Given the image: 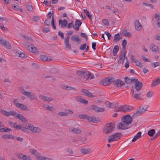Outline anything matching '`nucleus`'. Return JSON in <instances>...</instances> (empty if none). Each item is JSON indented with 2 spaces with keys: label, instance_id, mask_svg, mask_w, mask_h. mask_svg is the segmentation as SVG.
Wrapping results in <instances>:
<instances>
[{
  "label": "nucleus",
  "instance_id": "obj_31",
  "mask_svg": "<svg viewBox=\"0 0 160 160\" xmlns=\"http://www.w3.org/2000/svg\"><path fill=\"white\" fill-rule=\"evenodd\" d=\"M114 106L115 107L114 110L116 112L122 111V106H119L117 103H115Z\"/></svg>",
  "mask_w": 160,
  "mask_h": 160
},
{
  "label": "nucleus",
  "instance_id": "obj_61",
  "mask_svg": "<svg viewBox=\"0 0 160 160\" xmlns=\"http://www.w3.org/2000/svg\"><path fill=\"white\" fill-rule=\"evenodd\" d=\"M153 94V92H149L147 94L146 96L148 98H151L152 97V95Z\"/></svg>",
  "mask_w": 160,
  "mask_h": 160
},
{
  "label": "nucleus",
  "instance_id": "obj_4",
  "mask_svg": "<svg viewBox=\"0 0 160 160\" xmlns=\"http://www.w3.org/2000/svg\"><path fill=\"white\" fill-rule=\"evenodd\" d=\"M122 135L119 133H117L110 136L108 138V142L116 141L120 138Z\"/></svg>",
  "mask_w": 160,
  "mask_h": 160
},
{
  "label": "nucleus",
  "instance_id": "obj_57",
  "mask_svg": "<svg viewBox=\"0 0 160 160\" xmlns=\"http://www.w3.org/2000/svg\"><path fill=\"white\" fill-rule=\"evenodd\" d=\"M18 113L14 111H10V115L13 116L14 117H16Z\"/></svg>",
  "mask_w": 160,
  "mask_h": 160
},
{
  "label": "nucleus",
  "instance_id": "obj_55",
  "mask_svg": "<svg viewBox=\"0 0 160 160\" xmlns=\"http://www.w3.org/2000/svg\"><path fill=\"white\" fill-rule=\"evenodd\" d=\"M13 102L14 105L16 106L17 107L18 106V104L20 103L18 101V100L17 99H15L14 100Z\"/></svg>",
  "mask_w": 160,
  "mask_h": 160
},
{
  "label": "nucleus",
  "instance_id": "obj_56",
  "mask_svg": "<svg viewBox=\"0 0 160 160\" xmlns=\"http://www.w3.org/2000/svg\"><path fill=\"white\" fill-rule=\"evenodd\" d=\"M50 19L47 18L45 21L44 23L46 25L49 26L50 25Z\"/></svg>",
  "mask_w": 160,
  "mask_h": 160
},
{
  "label": "nucleus",
  "instance_id": "obj_10",
  "mask_svg": "<svg viewBox=\"0 0 160 160\" xmlns=\"http://www.w3.org/2000/svg\"><path fill=\"white\" fill-rule=\"evenodd\" d=\"M90 109L91 110H94L97 112H103L104 111V108H100L96 105H92L90 107Z\"/></svg>",
  "mask_w": 160,
  "mask_h": 160
},
{
  "label": "nucleus",
  "instance_id": "obj_63",
  "mask_svg": "<svg viewBox=\"0 0 160 160\" xmlns=\"http://www.w3.org/2000/svg\"><path fill=\"white\" fill-rule=\"evenodd\" d=\"M33 46L32 45L27 46V49L30 51H31L32 50V48H33Z\"/></svg>",
  "mask_w": 160,
  "mask_h": 160
},
{
  "label": "nucleus",
  "instance_id": "obj_17",
  "mask_svg": "<svg viewBox=\"0 0 160 160\" xmlns=\"http://www.w3.org/2000/svg\"><path fill=\"white\" fill-rule=\"evenodd\" d=\"M113 84L118 87H121L122 85L124 84L123 82L121 81L120 80L117 79L114 81Z\"/></svg>",
  "mask_w": 160,
  "mask_h": 160
},
{
  "label": "nucleus",
  "instance_id": "obj_29",
  "mask_svg": "<svg viewBox=\"0 0 160 160\" xmlns=\"http://www.w3.org/2000/svg\"><path fill=\"white\" fill-rule=\"evenodd\" d=\"M142 133L141 132H138L137 134L135 135L132 140V142H135L139 138H140L141 136Z\"/></svg>",
  "mask_w": 160,
  "mask_h": 160
},
{
  "label": "nucleus",
  "instance_id": "obj_33",
  "mask_svg": "<svg viewBox=\"0 0 160 160\" xmlns=\"http://www.w3.org/2000/svg\"><path fill=\"white\" fill-rule=\"evenodd\" d=\"M39 97L41 99L46 101L49 102L52 100V99L51 98L45 96H44L42 95H40L39 96Z\"/></svg>",
  "mask_w": 160,
  "mask_h": 160
},
{
  "label": "nucleus",
  "instance_id": "obj_23",
  "mask_svg": "<svg viewBox=\"0 0 160 160\" xmlns=\"http://www.w3.org/2000/svg\"><path fill=\"white\" fill-rule=\"evenodd\" d=\"M135 29L137 30H140L141 29L142 25L140 24L138 20L135 21Z\"/></svg>",
  "mask_w": 160,
  "mask_h": 160
},
{
  "label": "nucleus",
  "instance_id": "obj_35",
  "mask_svg": "<svg viewBox=\"0 0 160 160\" xmlns=\"http://www.w3.org/2000/svg\"><path fill=\"white\" fill-rule=\"evenodd\" d=\"M34 126L32 124L29 123H28L26 124V129H28L31 132H32Z\"/></svg>",
  "mask_w": 160,
  "mask_h": 160
},
{
  "label": "nucleus",
  "instance_id": "obj_36",
  "mask_svg": "<svg viewBox=\"0 0 160 160\" xmlns=\"http://www.w3.org/2000/svg\"><path fill=\"white\" fill-rule=\"evenodd\" d=\"M62 87L63 89H65L68 90H76V89L75 88L71 86H67L66 85H63L62 86Z\"/></svg>",
  "mask_w": 160,
  "mask_h": 160
},
{
  "label": "nucleus",
  "instance_id": "obj_16",
  "mask_svg": "<svg viewBox=\"0 0 160 160\" xmlns=\"http://www.w3.org/2000/svg\"><path fill=\"white\" fill-rule=\"evenodd\" d=\"M131 59L132 61L135 63L136 65L140 68H142V65L139 61L137 60L134 57L133 55L131 56Z\"/></svg>",
  "mask_w": 160,
  "mask_h": 160
},
{
  "label": "nucleus",
  "instance_id": "obj_62",
  "mask_svg": "<svg viewBox=\"0 0 160 160\" xmlns=\"http://www.w3.org/2000/svg\"><path fill=\"white\" fill-rule=\"evenodd\" d=\"M26 8L29 11H32V6L28 5L26 6Z\"/></svg>",
  "mask_w": 160,
  "mask_h": 160
},
{
  "label": "nucleus",
  "instance_id": "obj_6",
  "mask_svg": "<svg viewBox=\"0 0 160 160\" xmlns=\"http://www.w3.org/2000/svg\"><path fill=\"white\" fill-rule=\"evenodd\" d=\"M21 93L26 95L27 97L29 98L32 100H35L36 99L34 94L30 92H28L24 89H22L21 91Z\"/></svg>",
  "mask_w": 160,
  "mask_h": 160
},
{
  "label": "nucleus",
  "instance_id": "obj_27",
  "mask_svg": "<svg viewBox=\"0 0 160 160\" xmlns=\"http://www.w3.org/2000/svg\"><path fill=\"white\" fill-rule=\"evenodd\" d=\"M40 58L43 61L48 62H49L52 60L50 58H48L47 56L44 55H40Z\"/></svg>",
  "mask_w": 160,
  "mask_h": 160
},
{
  "label": "nucleus",
  "instance_id": "obj_18",
  "mask_svg": "<svg viewBox=\"0 0 160 160\" xmlns=\"http://www.w3.org/2000/svg\"><path fill=\"white\" fill-rule=\"evenodd\" d=\"M82 22L80 20H77L75 25V26L73 27V28L76 30L78 31L79 29V27L81 25Z\"/></svg>",
  "mask_w": 160,
  "mask_h": 160
},
{
  "label": "nucleus",
  "instance_id": "obj_45",
  "mask_svg": "<svg viewBox=\"0 0 160 160\" xmlns=\"http://www.w3.org/2000/svg\"><path fill=\"white\" fill-rule=\"evenodd\" d=\"M11 130L6 127L1 128L0 129V131L2 132H9Z\"/></svg>",
  "mask_w": 160,
  "mask_h": 160
},
{
  "label": "nucleus",
  "instance_id": "obj_50",
  "mask_svg": "<svg viewBox=\"0 0 160 160\" xmlns=\"http://www.w3.org/2000/svg\"><path fill=\"white\" fill-rule=\"evenodd\" d=\"M30 152L31 153L34 154L35 155H38V153L37 152L36 150H35L33 149L30 150Z\"/></svg>",
  "mask_w": 160,
  "mask_h": 160
},
{
  "label": "nucleus",
  "instance_id": "obj_44",
  "mask_svg": "<svg viewBox=\"0 0 160 160\" xmlns=\"http://www.w3.org/2000/svg\"><path fill=\"white\" fill-rule=\"evenodd\" d=\"M78 117L82 119H86L88 120V118H89V116H87L84 114H80L78 116Z\"/></svg>",
  "mask_w": 160,
  "mask_h": 160
},
{
  "label": "nucleus",
  "instance_id": "obj_38",
  "mask_svg": "<svg viewBox=\"0 0 160 160\" xmlns=\"http://www.w3.org/2000/svg\"><path fill=\"white\" fill-rule=\"evenodd\" d=\"M17 107L23 110H27V106L22 103H19Z\"/></svg>",
  "mask_w": 160,
  "mask_h": 160
},
{
  "label": "nucleus",
  "instance_id": "obj_60",
  "mask_svg": "<svg viewBox=\"0 0 160 160\" xmlns=\"http://www.w3.org/2000/svg\"><path fill=\"white\" fill-rule=\"evenodd\" d=\"M42 31L44 32H49V29L48 28H43L42 29Z\"/></svg>",
  "mask_w": 160,
  "mask_h": 160
},
{
  "label": "nucleus",
  "instance_id": "obj_30",
  "mask_svg": "<svg viewBox=\"0 0 160 160\" xmlns=\"http://www.w3.org/2000/svg\"><path fill=\"white\" fill-rule=\"evenodd\" d=\"M114 39L113 41L115 42L119 41L122 39V37L119 33L116 34L114 36Z\"/></svg>",
  "mask_w": 160,
  "mask_h": 160
},
{
  "label": "nucleus",
  "instance_id": "obj_41",
  "mask_svg": "<svg viewBox=\"0 0 160 160\" xmlns=\"http://www.w3.org/2000/svg\"><path fill=\"white\" fill-rule=\"evenodd\" d=\"M134 82H135V86L142 87L143 85L142 83L138 81L137 79L136 78Z\"/></svg>",
  "mask_w": 160,
  "mask_h": 160
},
{
  "label": "nucleus",
  "instance_id": "obj_1",
  "mask_svg": "<svg viewBox=\"0 0 160 160\" xmlns=\"http://www.w3.org/2000/svg\"><path fill=\"white\" fill-rule=\"evenodd\" d=\"M127 42L125 39H123L122 43V49L121 54L119 55L118 61L119 63H122L125 59L126 53L127 51L126 49V45H127Z\"/></svg>",
  "mask_w": 160,
  "mask_h": 160
},
{
  "label": "nucleus",
  "instance_id": "obj_64",
  "mask_svg": "<svg viewBox=\"0 0 160 160\" xmlns=\"http://www.w3.org/2000/svg\"><path fill=\"white\" fill-rule=\"evenodd\" d=\"M44 3L46 6L49 5L51 4V2H48L47 0H45L43 2Z\"/></svg>",
  "mask_w": 160,
  "mask_h": 160
},
{
  "label": "nucleus",
  "instance_id": "obj_7",
  "mask_svg": "<svg viewBox=\"0 0 160 160\" xmlns=\"http://www.w3.org/2000/svg\"><path fill=\"white\" fill-rule=\"evenodd\" d=\"M114 80L113 78L108 77L102 80L101 83L104 86H107L110 84Z\"/></svg>",
  "mask_w": 160,
  "mask_h": 160
},
{
  "label": "nucleus",
  "instance_id": "obj_11",
  "mask_svg": "<svg viewBox=\"0 0 160 160\" xmlns=\"http://www.w3.org/2000/svg\"><path fill=\"white\" fill-rule=\"evenodd\" d=\"M76 100L77 101L85 105H87L88 103V101L86 100L85 99L82 98L81 96H78L76 98Z\"/></svg>",
  "mask_w": 160,
  "mask_h": 160
},
{
  "label": "nucleus",
  "instance_id": "obj_51",
  "mask_svg": "<svg viewBox=\"0 0 160 160\" xmlns=\"http://www.w3.org/2000/svg\"><path fill=\"white\" fill-rule=\"evenodd\" d=\"M114 103H111L110 102H107L106 104L107 107L109 108H113L112 106L114 105Z\"/></svg>",
  "mask_w": 160,
  "mask_h": 160
},
{
  "label": "nucleus",
  "instance_id": "obj_14",
  "mask_svg": "<svg viewBox=\"0 0 160 160\" xmlns=\"http://www.w3.org/2000/svg\"><path fill=\"white\" fill-rule=\"evenodd\" d=\"M69 131L70 132L76 134H79L81 132V131L80 129L78 128L72 127L70 128Z\"/></svg>",
  "mask_w": 160,
  "mask_h": 160
},
{
  "label": "nucleus",
  "instance_id": "obj_54",
  "mask_svg": "<svg viewBox=\"0 0 160 160\" xmlns=\"http://www.w3.org/2000/svg\"><path fill=\"white\" fill-rule=\"evenodd\" d=\"M102 23L106 25H108L109 24V22L106 19H103L102 20Z\"/></svg>",
  "mask_w": 160,
  "mask_h": 160
},
{
  "label": "nucleus",
  "instance_id": "obj_21",
  "mask_svg": "<svg viewBox=\"0 0 160 160\" xmlns=\"http://www.w3.org/2000/svg\"><path fill=\"white\" fill-rule=\"evenodd\" d=\"M136 78H130L128 77H126L125 78V82L128 84H131L132 82H134Z\"/></svg>",
  "mask_w": 160,
  "mask_h": 160
},
{
  "label": "nucleus",
  "instance_id": "obj_53",
  "mask_svg": "<svg viewBox=\"0 0 160 160\" xmlns=\"http://www.w3.org/2000/svg\"><path fill=\"white\" fill-rule=\"evenodd\" d=\"M142 4L146 6L151 7V8H153V7L152 4L147 3L146 2H143L142 3Z\"/></svg>",
  "mask_w": 160,
  "mask_h": 160
},
{
  "label": "nucleus",
  "instance_id": "obj_20",
  "mask_svg": "<svg viewBox=\"0 0 160 160\" xmlns=\"http://www.w3.org/2000/svg\"><path fill=\"white\" fill-rule=\"evenodd\" d=\"M154 18L156 21L157 23V26L160 28V16L158 14L155 13Z\"/></svg>",
  "mask_w": 160,
  "mask_h": 160
},
{
  "label": "nucleus",
  "instance_id": "obj_32",
  "mask_svg": "<svg viewBox=\"0 0 160 160\" xmlns=\"http://www.w3.org/2000/svg\"><path fill=\"white\" fill-rule=\"evenodd\" d=\"M36 159L37 160H53L51 158L42 156L37 157Z\"/></svg>",
  "mask_w": 160,
  "mask_h": 160
},
{
  "label": "nucleus",
  "instance_id": "obj_24",
  "mask_svg": "<svg viewBox=\"0 0 160 160\" xmlns=\"http://www.w3.org/2000/svg\"><path fill=\"white\" fill-rule=\"evenodd\" d=\"M140 109H138L135 112H134L132 115L133 118H136L142 113V111H140Z\"/></svg>",
  "mask_w": 160,
  "mask_h": 160
},
{
  "label": "nucleus",
  "instance_id": "obj_8",
  "mask_svg": "<svg viewBox=\"0 0 160 160\" xmlns=\"http://www.w3.org/2000/svg\"><path fill=\"white\" fill-rule=\"evenodd\" d=\"M69 38L70 37L69 36H67L65 38L64 40V44L67 49L70 50L71 49V46L69 43Z\"/></svg>",
  "mask_w": 160,
  "mask_h": 160
},
{
  "label": "nucleus",
  "instance_id": "obj_37",
  "mask_svg": "<svg viewBox=\"0 0 160 160\" xmlns=\"http://www.w3.org/2000/svg\"><path fill=\"white\" fill-rule=\"evenodd\" d=\"M81 152L82 153L84 154H89L91 152V150L89 148H82L81 150Z\"/></svg>",
  "mask_w": 160,
  "mask_h": 160
},
{
  "label": "nucleus",
  "instance_id": "obj_12",
  "mask_svg": "<svg viewBox=\"0 0 160 160\" xmlns=\"http://www.w3.org/2000/svg\"><path fill=\"white\" fill-rule=\"evenodd\" d=\"M132 108V106L124 105L122 106V111L126 112L130 111Z\"/></svg>",
  "mask_w": 160,
  "mask_h": 160
},
{
  "label": "nucleus",
  "instance_id": "obj_3",
  "mask_svg": "<svg viewBox=\"0 0 160 160\" xmlns=\"http://www.w3.org/2000/svg\"><path fill=\"white\" fill-rule=\"evenodd\" d=\"M121 120L123 122L128 125L131 124L132 122V118L129 114L124 115L121 118Z\"/></svg>",
  "mask_w": 160,
  "mask_h": 160
},
{
  "label": "nucleus",
  "instance_id": "obj_22",
  "mask_svg": "<svg viewBox=\"0 0 160 160\" xmlns=\"http://www.w3.org/2000/svg\"><path fill=\"white\" fill-rule=\"evenodd\" d=\"M71 40L72 41H75L78 44L80 43L81 42L80 39L77 36H72L71 38Z\"/></svg>",
  "mask_w": 160,
  "mask_h": 160
},
{
  "label": "nucleus",
  "instance_id": "obj_43",
  "mask_svg": "<svg viewBox=\"0 0 160 160\" xmlns=\"http://www.w3.org/2000/svg\"><path fill=\"white\" fill-rule=\"evenodd\" d=\"M155 132V130L154 129H152L149 130L148 132V134L149 136L151 137L153 135Z\"/></svg>",
  "mask_w": 160,
  "mask_h": 160
},
{
  "label": "nucleus",
  "instance_id": "obj_26",
  "mask_svg": "<svg viewBox=\"0 0 160 160\" xmlns=\"http://www.w3.org/2000/svg\"><path fill=\"white\" fill-rule=\"evenodd\" d=\"M41 132L42 129L40 128L34 126L32 132L36 133H39Z\"/></svg>",
  "mask_w": 160,
  "mask_h": 160
},
{
  "label": "nucleus",
  "instance_id": "obj_25",
  "mask_svg": "<svg viewBox=\"0 0 160 160\" xmlns=\"http://www.w3.org/2000/svg\"><path fill=\"white\" fill-rule=\"evenodd\" d=\"M16 55L20 57L26 58L27 57V56L26 55H25L24 53L21 52L19 50L16 51Z\"/></svg>",
  "mask_w": 160,
  "mask_h": 160
},
{
  "label": "nucleus",
  "instance_id": "obj_15",
  "mask_svg": "<svg viewBox=\"0 0 160 160\" xmlns=\"http://www.w3.org/2000/svg\"><path fill=\"white\" fill-rule=\"evenodd\" d=\"M58 23L59 25H61V28H63L66 27L68 24V21L65 19H64L63 21L60 19L59 20Z\"/></svg>",
  "mask_w": 160,
  "mask_h": 160
},
{
  "label": "nucleus",
  "instance_id": "obj_48",
  "mask_svg": "<svg viewBox=\"0 0 160 160\" xmlns=\"http://www.w3.org/2000/svg\"><path fill=\"white\" fill-rule=\"evenodd\" d=\"M141 95L142 94L141 93L135 94L133 98H134L136 99L137 100L140 99V98L141 97Z\"/></svg>",
  "mask_w": 160,
  "mask_h": 160
},
{
  "label": "nucleus",
  "instance_id": "obj_9",
  "mask_svg": "<svg viewBox=\"0 0 160 160\" xmlns=\"http://www.w3.org/2000/svg\"><path fill=\"white\" fill-rule=\"evenodd\" d=\"M0 43L2 45L4 46L7 48L9 49L10 48L11 46L10 44L8 41L3 39L1 37H0Z\"/></svg>",
  "mask_w": 160,
  "mask_h": 160
},
{
  "label": "nucleus",
  "instance_id": "obj_39",
  "mask_svg": "<svg viewBox=\"0 0 160 160\" xmlns=\"http://www.w3.org/2000/svg\"><path fill=\"white\" fill-rule=\"evenodd\" d=\"M119 47L118 45L114 46L113 50L112 53L114 56H115L117 54V52L119 50Z\"/></svg>",
  "mask_w": 160,
  "mask_h": 160
},
{
  "label": "nucleus",
  "instance_id": "obj_2",
  "mask_svg": "<svg viewBox=\"0 0 160 160\" xmlns=\"http://www.w3.org/2000/svg\"><path fill=\"white\" fill-rule=\"evenodd\" d=\"M115 127V124L114 123H110L107 124L103 128V132L106 134L109 133L113 131Z\"/></svg>",
  "mask_w": 160,
  "mask_h": 160
},
{
  "label": "nucleus",
  "instance_id": "obj_42",
  "mask_svg": "<svg viewBox=\"0 0 160 160\" xmlns=\"http://www.w3.org/2000/svg\"><path fill=\"white\" fill-rule=\"evenodd\" d=\"M158 47L153 44H152L151 46V49L152 51H156L158 50Z\"/></svg>",
  "mask_w": 160,
  "mask_h": 160
},
{
  "label": "nucleus",
  "instance_id": "obj_28",
  "mask_svg": "<svg viewBox=\"0 0 160 160\" xmlns=\"http://www.w3.org/2000/svg\"><path fill=\"white\" fill-rule=\"evenodd\" d=\"M2 138L4 139H13L14 137L11 134H5L2 136Z\"/></svg>",
  "mask_w": 160,
  "mask_h": 160
},
{
  "label": "nucleus",
  "instance_id": "obj_52",
  "mask_svg": "<svg viewBox=\"0 0 160 160\" xmlns=\"http://www.w3.org/2000/svg\"><path fill=\"white\" fill-rule=\"evenodd\" d=\"M152 67L153 68H155L157 66H159V63L158 62H152L151 63Z\"/></svg>",
  "mask_w": 160,
  "mask_h": 160
},
{
  "label": "nucleus",
  "instance_id": "obj_19",
  "mask_svg": "<svg viewBox=\"0 0 160 160\" xmlns=\"http://www.w3.org/2000/svg\"><path fill=\"white\" fill-rule=\"evenodd\" d=\"M89 118L88 121L89 122H92L94 123H97L98 122H99L100 120L98 118H96L93 116H89Z\"/></svg>",
  "mask_w": 160,
  "mask_h": 160
},
{
  "label": "nucleus",
  "instance_id": "obj_59",
  "mask_svg": "<svg viewBox=\"0 0 160 160\" xmlns=\"http://www.w3.org/2000/svg\"><path fill=\"white\" fill-rule=\"evenodd\" d=\"M58 34L61 38L62 39H64V35L63 33L62 32H61L60 31H59L58 32Z\"/></svg>",
  "mask_w": 160,
  "mask_h": 160
},
{
  "label": "nucleus",
  "instance_id": "obj_5",
  "mask_svg": "<svg viewBox=\"0 0 160 160\" xmlns=\"http://www.w3.org/2000/svg\"><path fill=\"white\" fill-rule=\"evenodd\" d=\"M78 75L81 78H82L84 80H86L88 78V75L89 74V72L87 71H78L76 72Z\"/></svg>",
  "mask_w": 160,
  "mask_h": 160
},
{
  "label": "nucleus",
  "instance_id": "obj_34",
  "mask_svg": "<svg viewBox=\"0 0 160 160\" xmlns=\"http://www.w3.org/2000/svg\"><path fill=\"white\" fill-rule=\"evenodd\" d=\"M15 156L17 157L18 158L23 160L24 158L26 157V155H23L22 153H15L14 154Z\"/></svg>",
  "mask_w": 160,
  "mask_h": 160
},
{
  "label": "nucleus",
  "instance_id": "obj_58",
  "mask_svg": "<svg viewBox=\"0 0 160 160\" xmlns=\"http://www.w3.org/2000/svg\"><path fill=\"white\" fill-rule=\"evenodd\" d=\"M86 43H85L81 46V47H80V49L81 50H83L86 48Z\"/></svg>",
  "mask_w": 160,
  "mask_h": 160
},
{
  "label": "nucleus",
  "instance_id": "obj_47",
  "mask_svg": "<svg viewBox=\"0 0 160 160\" xmlns=\"http://www.w3.org/2000/svg\"><path fill=\"white\" fill-rule=\"evenodd\" d=\"M58 115L60 116H68V114L65 112H60L58 113Z\"/></svg>",
  "mask_w": 160,
  "mask_h": 160
},
{
  "label": "nucleus",
  "instance_id": "obj_13",
  "mask_svg": "<svg viewBox=\"0 0 160 160\" xmlns=\"http://www.w3.org/2000/svg\"><path fill=\"white\" fill-rule=\"evenodd\" d=\"M118 129H127L129 128L128 125L123 123L122 122H120L118 123Z\"/></svg>",
  "mask_w": 160,
  "mask_h": 160
},
{
  "label": "nucleus",
  "instance_id": "obj_46",
  "mask_svg": "<svg viewBox=\"0 0 160 160\" xmlns=\"http://www.w3.org/2000/svg\"><path fill=\"white\" fill-rule=\"evenodd\" d=\"M51 24L52 25L53 29H55V30L56 29V26L55 25L54 19V16L53 15L52 16V21H51Z\"/></svg>",
  "mask_w": 160,
  "mask_h": 160
},
{
  "label": "nucleus",
  "instance_id": "obj_49",
  "mask_svg": "<svg viewBox=\"0 0 160 160\" xmlns=\"http://www.w3.org/2000/svg\"><path fill=\"white\" fill-rule=\"evenodd\" d=\"M122 34L124 36L127 37H129V36H131L130 33L128 32L127 30H124L122 32Z\"/></svg>",
  "mask_w": 160,
  "mask_h": 160
},
{
  "label": "nucleus",
  "instance_id": "obj_40",
  "mask_svg": "<svg viewBox=\"0 0 160 160\" xmlns=\"http://www.w3.org/2000/svg\"><path fill=\"white\" fill-rule=\"evenodd\" d=\"M16 118H18L20 120L22 121V122H24L26 120V119L22 115L20 114H17L16 116Z\"/></svg>",
  "mask_w": 160,
  "mask_h": 160
}]
</instances>
